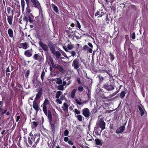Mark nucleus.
<instances>
[{
  "label": "nucleus",
  "instance_id": "c85d7f7f",
  "mask_svg": "<svg viewBox=\"0 0 148 148\" xmlns=\"http://www.w3.org/2000/svg\"><path fill=\"white\" fill-rule=\"evenodd\" d=\"M31 12V10L29 6V5H27V6L26 9V14H30Z\"/></svg>",
  "mask_w": 148,
  "mask_h": 148
},
{
  "label": "nucleus",
  "instance_id": "1a4fd4ad",
  "mask_svg": "<svg viewBox=\"0 0 148 148\" xmlns=\"http://www.w3.org/2000/svg\"><path fill=\"white\" fill-rule=\"evenodd\" d=\"M33 107L37 113L39 110V106L36 100H34L33 101Z\"/></svg>",
  "mask_w": 148,
  "mask_h": 148
},
{
  "label": "nucleus",
  "instance_id": "5fc2aeb1",
  "mask_svg": "<svg viewBox=\"0 0 148 148\" xmlns=\"http://www.w3.org/2000/svg\"><path fill=\"white\" fill-rule=\"evenodd\" d=\"M131 37L133 39H134L135 38V35L134 32L131 35Z\"/></svg>",
  "mask_w": 148,
  "mask_h": 148
},
{
  "label": "nucleus",
  "instance_id": "bf43d9fd",
  "mask_svg": "<svg viewBox=\"0 0 148 148\" xmlns=\"http://www.w3.org/2000/svg\"><path fill=\"white\" fill-rule=\"evenodd\" d=\"M76 22L77 23L78 27L79 28H80L81 27V25H80L79 22L78 21H76Z\"/></svg>",
  "mask_w": 148,
  "mask_h": 148
},
{
  "label": "nucleus",
  "instance_id": "a878e982",
  "mask_svg": "<svg viewBox=\"0 0 148 148\" xmlns=\"http://www.w3.org/2000/svg\"><path fill=\"white\" fill-rule=\"evenodd\" d=\"M77 91V90L76 89H74L72 91L71 94V97L72 98H74Z\"/></svg>",
  "mask_w": 148,
  "mask_h": 148
},
{
  "label": "nucleus",
  "instance_id": "13d9d810",
  "mask_svg": "<svg viewBox=\"0 0 148 148\" xmlns=\"http://www.w3.org/2000/svg\"><path fill=\"white\" fill-rule=\"evenodd\" d=\"M8 13L9 14L11 11V8L10 7H8L7 8Z\"/></svg>",
  "mask_w": 148,
  "mask_h": 148
},
{
  "label": "nucleus",
  "instance_id": "de8ad7c7",
  "mask_svg": "<svg viewBox=\"0 0 148 148\" xmlns=\"http://www.w3.org/2000/svg\"><path fill=\"white\" fill-rule=\"evenodd\" d=\"M119 91H116L112 94L110 95V97H112L116 95L119 92Z\"/></svg>",
  "mask_w": 148,
  "mask_h": 148
},
{
  "label": "nucleus",
  "instance_id": "e2e57ef3",
  "mask_svg": "<svg viewBox=\"0 0 148 148\" xmlns=\"http://www.w3.org/2000/svg\"><path fill=\"white\" fill-rule=\"evenodd\" d=\"M63 47L64 49L66 52H68V49H67V48H66V47H65V46H63Z\"/></svg>",
  "mask_w": 148,
  "mask_h": 148
},
{
  "label": "nucleus",
  "instance_id": "7c9ffc66",
  "mask_svg": "<svg viewBox=\"0 0 148 148\" xmlns=\"http://www.w3.org/2000/svg\"><path fill=\"white\" fill-rule=\"evenodd\" d=\"M67 46L68 49L70 50L72 49L74 47L73 45L71 43L68 44Z\"/></svg>",
  "mask_w": 148,
  "mask_h": 148
},
{
  "label": "nucleus",
  "instance_id": "423d86ee",
  "mask_svg": "<svg viewBox=\"0 0 148 148\" xmlns=\"http://www.w3.org/2000/svg\"><path fill=\"white\" fill-rule=\"evenodd\" d=\"M71 77H65L63 79V85L64 86L69 85L71 83Z\"/></svg>",
  "mask_w": 148,
  "mask_h": 148
},
{
  "label": "nucleus",
  "instance_id": "c756f323",
  "mask_svg": "<svg viewBox=\"0 0 148 148\" xmlns=\"http://www.w3.org/2000/svg\"><path fill=\"white\" fill-rule=\"evenodd\" d=\"M50 125L51 131L54 133L55 131V125L53 124L52 123H51Z\"/></svg>",
  "mask_w": 148,
  "mask_h": 148
},
{
  "label": "nucleus",
  "instance_id": "f8f14e48",
  "mask_svg": "<svg viewBox=\"0 0 148 148\" xmlns=\"http://www.w3.org/2000/svg\"><path fill=\"white\" fill-rule=\"evenodd\" d=\"M25 55L27 57H30L32 55V49L31 50H27L25 51L24 52Z\"/></svg>",
  "mask_w": 148,
  "mask_h": 148
},
{
  "label": "nucleus",
  "instance_id": "f03ea898",
  "mask_svg": "<svg viewBox=\"0 0 148 148\" xmlns=\"http://www.w3.org/2000/svg\"><path fill=\"white\" fill-rule=\"evenodd\" d=\"M21 139H19L17 145L21 148H28L29 146L27 143V139H25L23 141H21Z\"/></svg>",
  "mask_w": 148,
  "mask_h": 148
},
{
  "label": "nucleus",
  "instance_id": "20e7f679",
  "mask_svg": "<svg viewBox=\"0 0 148 148\" xmlns=\"http://www.w3.org/2000/svg\"><path fill=\"white\" fill-rule=\"evenodd\" d=\"M103 88L107 90L110 91L113 90L114 89V87L111 82L106 83L103 86Z\"/></svg>",
  "mask_w": 148,
  "mask_h": 148
},
{
  "label": "nucleus",
  "instance_id": "f704fd0d",
  "mask_svg": "<svg viewBox=\"0 0 148 148\" xmlns=\"http://www.w3.org/2000/svg\"><path fill=\"white\" fill-rule=\"evenodd\" d=\"M35 139H28V141L29 143L31 145L34 146V143L33 142L35 141Z\"/></svg>",
  "mask_w": 148,
  "mask_h": 148
},
{
  "label": "nucleus",
  "instance_id": "39448f33",
  "mask_svg": "<svg viewBox=\"0 0 148 148\" xmlns=\"http://www.w3.org/2000/svg\"><path fill=\"white\" fill-rule=\"evenodd\" d=\"M80 64L79 63L78 59H76L73 61L72 63V66L74 68L76 69L77 71L78 70V68L80 66Z\"/></svg>",
  "mask_w": 148,
  "mask_h": 148
},
{
  "label": "nucleus",
  "instance_id": "2eb2a0df",
  "mask_svg": "<svg viewBox=\"0 0 148 148\" xmlns=\"http://www.w3.org/2000/svg\"><path fill=\"white\" fill-rule=\"evenodd\" d=\"M138 107L140 112V115L142 116L144 114V112L145 111V110L143 107L141 105L138 106Z\"/></svg>",
  "mask_w": 148,
  "mask_h": 148
},
{
  "label": "nucleus",
  "instance_id": "4468645a",
  "mask_svg": "<svg viewBox=\"0 0 148 148\" xmlns=\"http://www.w3.org/2000/svg\"><path fill=\"white\" fill-rule=\"evenodd\" d=\"M69 106L67 103H64L63 106H62V108L64 111L65 112H67L68 111V108Z\"/></svg>",
  "mask_w": 148,
  "mask_h": 148
},
{
  "label": "nucleus",
  "instance_id": "4d7b16f0",
  "mask_svg": "<svg viewBox=\"0 0 148 148\" xmlns=\"http://www.w3.org/2000/svg\"><path fill=\"white\" fill-rule=\"evenodd\" d=\"M88 45L90 47V48H91V49H92V48L93 47V46L91 43H90V42H88Z\"/></svg>",
  "mask_w": 148,
  "mask_h": 148
},
{
  "label": "nucleus",
  "instance_id": "412c9836",
  "mask_svg": "<svg viewBox=\"0 0 148 148\" xmlns=\"http://www.w3.org/2000/svg\"><path fill=\"white\" fill-rule=\"evenodd\" d=\"M54 68H57L60 72L62 73H64V71L63 68L58 64H56V66H55Z\"/></svg>",
  "mask_w": 148,
  "mask_h": 148
},
{
  "label": "nucleus",
  "instance_id": "338daca9",
  "mask_svg": "<svg viewBox=\"0 0 148 148\" xmlns=\"http://www.w3.org/2000/svg\"><path fill=\"white\" fill-rule=\"evenodd\" d=\"M6 131L5 130H3L2 132H1V134H6Z\"/></svg>",
  "mask_w": 148,
  "mask_h": 148
},
{
  "label": "nucleus",
  "instance_id": "f257e3e1",
  "mask_svg": "<svg viewBox=\"0 0 148 148\" xmlns=\"http://www.w3.org/2000/svg\"><path fill=\"white\" fill-rule=\"evenodd\" d=\"M97 123H98L99 127L101 128V130H99V127L98 126L96 125L95 127L94 131L96 132H101L105 129L106 123L102 119H100L97 122Z\"/></svg>",
  "mask_w": 148,
  "mask_h": 148
},
{
  "label": "nucleus",
  "instance_id": "b1692460",
  "mask_svg": "<svg viewBox=\"0 0 148 148\" xmlns=\"http://www.w3.org/2000/svg\"><path fill=\"white\" fill-rule=\"evenodd\" d=\"M75 100L76 103L79 105H81L83 103L82 99L80 98H76Z\"/></svg>",
  "mask_w": 148,
  "mask_h": 148
},
{
  "label": "nucleus",
  "instance_id": "79ce46f5",
  "mask_svg": "<svg viewBox=\"0 0 148 148\" xmlns=\"http://www.w3.org/2000/svg\"><path fill=\"white\" fill-rule=\"evenodd\" d=\"M77 117L78 120L80 121H82L83 117L81 115H79L77 116Z\"/></svg>",
  "mask_w": 148,
  "mask_h": 148
},
{
  "label": "nucleus",
  "instance_id": "6e6552de",
  "mask_svg": "<svg viewBox=\"0 0 148 148\" xmlns=\"http://www.w3.org/2000/svg\"><path fill=\"white\" fill-rule=\"evenodd\" d=\"M49 101L48 99H45L43 104V110L46 115H47V106L49 104Z\"/></svg>",
  "mask_w": 148,
  "mask_h": 148
},
{
  "label": "nucleus",
  "instance_id": "37998d69",
  "mask_svg": "<svg viewBox=\"0 0 148 148\" xmlns=\"http://www.w3.org/2000/svg\"><path fill=\"white\" fill-rule=\"evenodd\" d=\"M74 112L75 113H76L77 114H79L80 113V111L79 110H78L77 109H74Z\"/></svg>",
  "mask_w": 148,
  "mask_h": 148
},
{
  "label": "nucleus",
  "instance_id": "9b49d317",
  "mask_svg": "<svg viewBox=\"0 0 148 148\" xmlns=\"http://www.w3.org/2000/svg\"><path fill=\"white\" fill-rule=\"evenodd\" d=\"M18 47L20 48H22L24 49H26L28 47V44L26 42L20 43Z\"/></svg>",
  "mask_w": 148,
  "mask_h": 148
},
{
  "label": "nucleus",
  "instance_id": "2f4dec72",
  "mask_svg": "<svg viewBox=\"0 0 148 148\" xmlns=\"http://www.w3.org/2000/svg\"><path fill=\"white\" fill-rule=\"evenodd\" d=\"M53 54L56 56L57 59L59 57H60L61 55L59 51L55 52Z\"/></svg>",
  "mask_w": 148,
  "mask_h": 148
},
{
  "label": "nucleus",
  "instance_id": "09e8293b",
  "mask_svg": "<svg viewBox=\"0 0 148 148\" xmlns=\"http://www.w3.org/2000/svg\"><path fill=\"white\" fill-rule=\"evenodd\" d=\"M32 123L34 127L37 126L38 124V123L35 121H33Z\"/></svg>",
  "mask_w": 148,
  "mask_h": 148
},
{
  "label": "nucleus",
  "instance_id": "ddd939ff",
  "mask_svg": "<svg viewBox=\"0 0 148 148\" xmlns=\"http://www.w3.org/2000/svg\"><path fill=\"white\" fill-rule=\"evenodd\" d=\"M125 126H121L119 128H117L116 130V132L117 134H119L123 132L125 130Z\"/></svg>",
  "mask_w": 148,
  "mask_h": 148
},
{
  "label": "nucleus",
  "instance_id": "a18cd8bd",
  "mask_svg": "<svg viewBox=\"0 0 148 148\" xmlns=\"http://www.w3.org/2000/svg\"><path fill=\"white\" fill-rule=\"evenodd\" d=\"M56 102L57 103L59 104H61L62 103V101L60 99H58V98L56 100Z\"/></svg>",
  "mask_w": 148,
  "mask_h": 148
},
{
  "label": "nucleus",
  "instance_id": "3c124183",
  "mask_svg": "<svg viewBox=\"0 0 148 148\" xmlns=\"http://www.w3.org/2000/svg\"><path fill=\"white\" fill-rule=\"evenodd\" d=\"M50 49L53 54L55 52V49L54 47H51Z\"/></svg>",
  "mask_w": 148,
  "mask_h": 148
},
{
  "label": "nucleus",
  "instance_id": "f3484780",
  "mask_svg": "<svg viewBox=\"0 0 148 148\" xmlns=\"http://www.w3.org/2000/svg\"><path fill=\"white\" fill-rule=\"evenodd\" d=\"M83 49L85 51L87 50L88 52H89L90 53H91L92 52V49L91 48L89 47L87 45L84 46L83 47Z\"/></svg>",
  "mask_w": 148,
  "mask_h": 148
},
{
  "label": "nucleus",
  "instance_id": "9d476101",
  "mask_svg": "<svg viewBox=\"0 0 148 148\" xmlns=\"http://www.w3.org/2000/svg\"><path fill=\"white\" fill-rule=\"evenodd\" d=\"M39 45L44 51H48V47L47 46L44 44L41 41H40L39 42Z\"/></svg>",
  "mask_w": 148,
  "mask_h": 148
},
{
  "label": "nucleus",
  "instance_id": "cd10ccee",
  "mask_svg": "<svg viewBox=\"0 0 148 148\" xmlns=\"http://www.w3.org/2000/svg\"><path fill=\"white\" fill-rule=\"evenodd\" d=\"M32 17V15H30L29 14H25V16L23 18V20L26 21L27 22L29 21L28 17Z\"/></svg>",
  "mask_w": 148,
  "mask_h": 148
},
{
  "label": "nucleus",
  "instance_id": "49530a36",
  "mask_svg": "<svg viewBox=\"0 0 148 148\" xmlns=\"http://www.w3.org/2000/svg\"><path fill=\"white\" fill-rule=\"evenodd\" d=\"M109 55L110 57V59L112 61L114 59V57L113 55L111 53H110Z\"/></svg>",
  "mask_w": 148,
  "mask_h": 148
},
{
  "label": "nucleus",
  "instance_id": "c9c22d12",
  "mask_svg": "<svg viewBox=\"0 0 148 148\" xmlns=\"http://www.w3.org/2000/svg\"><path fill=\"white\" fill-rule=\"evenodd\" d=\"M45 72L44 71V70H43L42 73L41 74V78L42 80V82H43V79H44V77L45 76Z\"/></svg>",
  "mask_w": 148,
  "mask_h": 148
},
{
  "label": "nucleus",
  "instance_id": "774afa93",
  "mask_svg": "<svg viewBox=\"0 0 148 148\" xmlns=\"http://www.w3.org/2000/svg\"><path fill=\"white\" fill-rule=\"evenodd\" d=\"M77 81L78 84H80V79L79 78H77Z\"/></svg>",
  "mask_w": 148,
  "mask_h": 148
},
{
  "label": "nucleus",
  "instance_id": "7ed1b4c3",
  "mask_svg": "<svg viewBox=\"0 0 148 148\" xmlns=\"http://www.w3.org/2000/svg\"><path fill=\"white\" fill-rule=\"evenodd\" d=\"M31 2L34 7L39 10L40 12H42V10L40 6V4L38 0H32Z\"/></svg>",
  "mask_w": 148,
  "mask_h": 148
},
{
  "label": "nucleus",
  "instance_id": "a211bd4d",
  "mask_svg": "<svg viewBox=\"0 0 148 148\" xmlns=\"http://www.w3.org/2000/svg\"><path fill=\"white\" fill-rule=\"evenodd\" d=\"M7 16L8 17L7 20L8 22L10 25H12V23L13 15L12 16H8L7 15Z\"/></svg>",
  "mask_w": 148,
  "mask_h": 148
},
{
  "label": "nucleus",
  "instance_id": "393cba45",
  "mask_svg": "<svg viewBox=\"0 0 148 148\" xmlns=\"http://www.w3.org/2000/svg\"><path fill=\"white\" fill-rule=\"evenodd\" d=\"M8 33L10 38H12L13 36V33L12 29L10 28L8 30Z\"/></svg>",
  "mask_w": 148,
  "mask_h": 148
},
{
  "label": "nucleus",
  "instance_id": "aec40b11",
  "mask_svg": "<svg viewBox=\"0 0 148 148\" xmlns=\"http://www.w3.org/2000/svg\"><path fill=\"white\" fill-rule=\"evenodd\" d=\"M33 58L35 60H37L39 61H40L41 60V58L38 55V54H35L34 55Z\"/></svg>",
  "mask_w": 148,
  "mask_h": 148
},
{
  "label": "nucleus",
  "instance_id": "ea45409f",
  "mask_svg": "<svg viewBox=\"0 0 148 148\" xmlns=\"http://www.w3.org/2000/svg\"><path fill=\"white\" fill-rule=\"evenodd\" d=\"M125 94L126 93L124 91H123L121 92L120 94V97L121 98V99L123 98L125 96Z\"/></svg>",
  "mask_w": 148,
  "mask_h": 148
},
{
  "label": "nucleus",
  "instance_id": "8fccbe9b",
  "mask_svg": "<svg viewBox=\"0 0 148 148\" xmlns=\"http://www.w3.org/2000/svg\"><path fill=\"white\" fill-rule=\"evenodd\" d=\"M78 89L80 92H82L83 90V88L82 86H79L78 87Z\"/></svg>",
  "mask_w": 148,
  "mask_h": 148
},
{
  "label": "nucleus",
  "instance_id": "69168bd1",
  "mask_svg": "<svg viewBox=\"0 0 148 148\" xmlns=\"http://www.w3.org/2000/svg\"><path fill=\"white\" fill-rule=\"evenodd\" d=\"M62 54L64 57L66 58H68L67 56V55L64 52H63V53H62Z\"/></svg>",
  "mask_w": 148,
  "mask_h": 148
},
{
  "label": "nucleus",
  "instance_id": "680f3d73",
  "mask_svg": "<svg viewBox=\"0 0 148 148\" xmlns=\"http://www.w3.org/2000/svg\"><path fill=\"white\" fill-rule=\"evenodd\" d=\"M12 122L11 121H10L9 122V123L8 125V126L11 127V126L12 125Z\"/></svg>",
  "mask_w": 148,
  "mask_h": 148
},
{
  "label": "nucleus",
  "instance_id": "bb28decb",
  "mask_svg": "<svg viewBox=\"0 0 148 148\" xmlns=\"http://www.w3.org/2000/svg\"><path fill=\"white\" fill-rule=\"evenodd\" d=\"M25 2L24 0H21V5L22 8V12H23L25 8Z\"/></svg>",
  "mask_w": 148,
  "mask_h": 148
},
{
  "label": "nucleus",
  "instance_id": "dca6fc26",
  "mask_svg": "<svg viewBox=\"0 0 148 148\" xmlns=\"http://www.w3.org/2000/svg\"><path fill=\"white\" fill-rule=\"evenodd\" d=\"M49 61L48 64L50 65V66H52L53 68L56 66V64H54L52 58L51 57H49Z\"/></svg>",
  "mask_w": 148,
  "mask_h": 148
},
{
  "label": "nucleus",
  "instance_id": "4c0bfd02",
  "mask_svg": "<svg viewBox=\"0 0 148 148\" xmlns=\"http://www.w3.org/2000/svg\"><path fill=\"white\" fill-rule=\"evenodd\" d=\"M69 139H64V140L65 142L68 141V143L71 145H73V142L70 140V139H69Z\"/></svg>",
  "mask_w": 148,
  "mask_h": 148
},
{
  "label": "nucleus",
  "instance_id": "c03bdc74",
  "mask_svg": "<svg viewBox=\"0 0 148 148\" xmlns=\"http://www.w3.org/2000/svg\"><path fill=\"white\" fill-rule=\"evenodd\" d=\"M29 74V71L28 70H27L26 71L25 76L26 77V78H27Z\"/></svg>",
  "mask_w": 148,
  "mask_h": 148
},
{
  "label": "nucleus",
  "instance_id": "58836bf2",
  "mask_svg": "<svg viewBox=\"0 0 148 148\" xmlns=\"http://www.w3.org/2000/svg\"><path fill=\"white\" fill-rule=\"evenodd\" d=\"M63 84L62 85H60L58 86V88L59 90H64V88L63 87Z\"/></svg>",
  "mask_w": 148,
  "mask_h": 148
},
{
  "label": "nucleus",
  "instance_id": "0eeeda50",
  "mask_svg": "<svg viewBox=\"0 0 148 148\" xmlns=\"http://www.w3.org/2000/svg\"><path fill=\"white\" fill-rule=\"evenodd\" d=\"M83 115L86 118L88 117L90 114L89 110L87 108H85L82 111Z\"/></svg>",
  "mask_w": 148,
  "mask_h": 148
},
{
  "label": "nucleus",
  "instance_id": "052dcab7",
  "mask_svg": "<svg viewBox=\"0 0 148 148\" xmlns=\"http://www.w3.org/2000/svg\"><path fill=\"white\" fill-rule=\"evenodd\" d=\"M30 0H25L27 5H29ZM31 0V1L32 0Z\"/></svg>",
  "mask_w": 148,
  "mask_h": 148
},
{
  "label": "nucleus",
  "instance_id": "0e129e2a",
  "mask_svg": "<svg viewBox=\"0 0 148 148\" xmlns=\"http://www.w3.org/2000/svg\"><path fill=\"white\" fill-rule=\"evenodd\" d=\"M20 118V117L19 116H17L16 117V122H17L19 120Z\"/></svg>",
  "mask_w": 148,
  "mask_h": 148
},
{
  "label": "nucleus",
  "instance_id": "a19ab883",
  "mask_svg": "<svg viewBox=\"0 0 148 148\" xmlns=\"http://www.w3.org/2000/svg\"><path fill=\"white\" fill-rule=\"evenodd\" d=\"M62 83V80L60 78H58L56 80V83L58 84H61Z\"/></svg>",
  "mask_w": 148,
  "mask_h": 148
},
{
  "label": "nucleus",
  "instance_id": "72a5a7b5",
  "mask_svg": "<svg viewBox=\"0 0 148 148\" xmlns=\"http://www.w3.org/2000/svg\"><path fill=\"white\" fill-rule=\"evenodd\" d=\"M62 93V92L60 91H58L57 92L56 95V97L57 99H58L60 97V96L61 95Z\"/></svg>",
  "mask_w": 148,
  "mask_h": 148
},
{
  "label": "nucleus",
  "instance_id": "5701e85b",
  "mask_svg": "<svg viewBox=\"0 0 148 148\" xmlns=\"http://www.w3.org/2000/svg\"><path fill=\"white\" fill-rule=\"evenodd\" d=\"M51 6L55 12L58 14L59 12L58 8L53 3L51 4Z\"/></svg>",
  "mask_w": 148,
  "mask_h": 148
},
{
  "label": "nucleus",
  "instance_id": "e433bc0d",
  "mask_svg": "<svg viewBox=\"0 0 148 148\" xmlns=\"http://www.w3.org/2000/svg\"><path fill=\"white\" fill-rule=\"evenodd\" d=\"M99 16L100 17H101L105 14V13L103 11V10H99Z\"/></svg>",
  "mask_w": 148,
  "mask_h": 148
},
{
  "label": "nucleus",
  "instance_id": "6ab92c4d",
  "mask_svg": "<svg viewBox=\"0 0 148 148\" xmlns=\"http://www.w3.org/2000/svg\"><path fill=\"white\" fill-rule=\"evenodd\" d=\"M42 90L41 89H40L36 95V97L35 100L40 98L41 97V95L42 93Z\"/></svg>",
  "mask_w": 148,
  "mask_h": 148
},
{
  "label": "nucleus",
  "instance_id": "4be33fe9",
  "mask_svg": "<svg viewBox=\"0 0 148 148\" xmlns=\"http://www.w3.org/2000/svg\"><path fill=\"white\" fill-rule=\"evenodd\" d=\"M47 115H48L49 121V122H51L52 121V119L51 112L50 110H49L48 111V112H47Z\"/></svg>",
  "mask_w": 148,
  "mask_h": 148
},
{
  "label": "nucleus",
  "instance_id": "6e6d98bb",
  "mask_svg": "<svg viewBox=\"0 0 148 148\" xmlns=\"http://www.w3.org/2000/svg\"><path fill=\"white\" fill-rule=\"evenodd\" d=\"M69 134V132L67 130H65L64 133V134L65 136H67Z\"/></svg>",
  "mask_w": 148,
  "mask_h": 148
},
{
  "label": "nucleus",
  "instance_id": "864d4df0",
  "mask_svg": "<svg viewBox=\"0 0 148 148\" xmlns=\"http://www.w3.org/2000/svg\"><path fill=\"white\" fill-rule=\"evenodd\" d=\"M70 53H71V56H71L74 57L76 55V53H75V52L74 51H72Z\"/></svg>",
  "mask_w": 148,
  "mask_h": 148
},
{
  "label": "nucleus",
  "instance_id": "603ef678",
  "mask_svg": "<svg viewBox=\"0 0 148 148\" xmlns=\"http://www.w3.org/2000/svg\"><path fill=\"white\" fill-rule=\"evenodd\" d=\"M29 21V22L30 23H32L33 22V20L32 19L33 18V16H32V17H28Z\"/></svg>",
  "mask_w": 148,
  "mask_h": 148
},
{
  "label": "nucleus",
  "instance_id": "473e14b6",
  "mask_svg": "<svg viewBox=\"0 0 148 148\" xmlns=\"http://www.w3.org/2000/svg\"><path fill=\"white\" fill-rule=\"evenodd\" d=\"M96 144L97 145H101L102 144V142L100 139H95Z\"/></svg>",
  "mask_w": 148,
  "mask_h": 148
}]
</instances>
